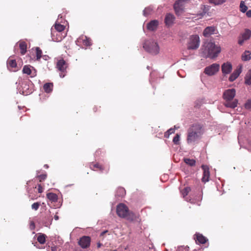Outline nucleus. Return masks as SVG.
<instances>
[{
	"label": "nucleus",
	"instance_id": "de8ad7c7",
	"mask_svg": "<svg viewBox=\"0 0 251 251\" xmlns=\"http://www.w3.org/2000/svg\"><path fill=\"white\" fill-rule=\"evenodd\" d=\"M206 13V12L204 11L202 13H201L199 15L200 16H201V17H203Z\"/></svg>",
	"mask_w": 251,
	"mask_h": 251
},
{
	"label": "nucleus",
	"instance_id": "20e7f679",
	"mask_svg": "<svg viewBox=\"0 0 251 251\" xmlns=\"http://www.w3.org/2000/svg\"><path fill=\"white\" fill-rule=\"evenodd\" d=\"M116 212L120 217L128 220L132 221L135 218L134 214L130 212L127 206L124 203H120L117 206Z\"/></svg>",
	"mask_w": 251,
	"mask_h": 251
},
{
	"label": "nucleus",
	"instance_id": "2f4dec72",
	"mask_svg": "<svg viewBox=\"0 0 251 251\" xmlns=\"http://www.w3.org/2000/svg\"><path fill=\"white\" fill-rule=\"evenodd\" d=\"M152 10V8L150 6L145 8V9L143 10L144 16H147L151 13Z\"/></svg>",
	"mask_w": 251,
	"mask_h": 251
},
{
	"label": "nucleus",
	"instance_id": "603ef678",
	"mask_svg": "<svg viewBox=\"0 0 251 251\" xmlns=\"http://www.w3.org/2000/svg\"><path fill=\"white\" fill-rule=\"evenodd\" d=\"M31 226H33V227L34 228L35 226L34 223L33 222H32L31 223Z\"/></svg>",
	"mask_w": 251,
	"mask_h": 251
},
{
	"label": "nucleus",
	"instance_id": "a878e982",
	"mask_svg": "<svg viewBox=\"0 0 251 251\" xmlns=\"http://www.w3.org/2000/svg\"><path fill=\"white\" fill-rule=\"evenodd\" d=\"M46 235L44 234H40L37 237V241L41 244H44L46 242Z\"/></svg>",
	"mask_w": 251,
	"mask_h": 251
},
{
	"label": "nucleus",
	"instance_id": "c9c22d12",
	"mask_svg": "<svg viewBox=\"0 0 251 251\" xmlns=\"http://www.w3.org/2000/svg\"><path fill=\"white\" fill-rule=\"evenodd\" d=\"M179 138L180 136L178 134H177L174 138L173 139V142L176 145H179Z\"/></svg>",
	"mask_w": 251,
	"mask_h": 251
},
{
	"label": "nucleus",
	"instance_id": "e433bc0d",
	"mask_svg": "<svg viewBox=\"0 0 251 251\" xmlns=\"http://www.w3.org/2000/svg\"><path fill=\"white\" fill-rule=\"evenodd\" d=\"M8 64L12 68H15L17 66L16 60L14 59L8 60Z\"/></svg>",
	"mask_w": 251,
	"mask_h": 251
},
{
	"label": "nucleus",
	"instance_id": "3c124183",
	"mask_svg": "<svg viewBox=\"0 0 251 251\" xmlns=\"http://www.w3.org/2000/svg\"><path fill=\"white\" fill-rule=\"evenodd\" d=\"M107 231V230H105V231H104L102 232H101V235H103V234H105Z\"/></svg>",
	"mask_w": 251,
	"mask_h": 251
},
{
	"label": "nucleus",
	"instance_id": "39448f33",
	"mask_svg": "<svg viewBox=\"0 0 251 251\" xmlns=\"http://www.w3.org/2000/svg\"><path fill=\"white\" fill-rule=\"evenodd\" d=\"M144 49L152 55H156L159 52V47L157 42L153 40L147 41L143 45Z\"/></svg>",
	"mask_w": 251,
	"mask_h": 251
},
{
	"label": "nucleus",
	"instance_id": "a211bd4d",
	"mask_svg": "<svg viewBox=\"0 0 251 251\" xmlns=\"http://www.w3.org/2000/svg\"><path fill=\"white\" fill-rule=\"evenodd\" d=\"M78 40H82L83 44L86 46L91 45V39L85 36L81 35L79 37Z\"/></svg>",
	"mask_w": 251,
	"mask_h": 251
},
{
	"label": "nucleus",
	"instance_id": "5701e85b",
	"mask_svg": "<svg viewBox=\"0 0 251 251\" xmlns=\"http://www.w3.org/2000/svg\"><path fill=\"white\" fill-rule=\"evenodd\" d=\"M184 162L188 165L193 167L196 165V161L193 159L185 158L183 159Z\"/></svg>",
	"mask_w": 251,
	"mask_h": 251
},
{
	"label": "nucleus",
	"instance_id": "423d86ee",
	"mask_svg": "<svg viewBox=\"0 0 251 251\" xmlns=\"http://www.w3.org/2000/svg\"><path fill=\"white\" fill-rule=\"evenodd\" d=\"M200 45V38L198 35H194L190 37L188 44V49L189 50H196Z\"/></svg>",
	"mask_w": 251,
	"mask_h": 251
},
{
	"label": "nucleus",
	"instance_id": "c756f323",
	"mask_svg": "<svg viewBox=\"0 0 251 251\" xmlns=\"http://www.w3.org/2000/svg\"><path fill=\"white\" fill-rule=\"evenodd\" d=\"M240 11L243 13H245L247 11L248 7L245 4L244 2L243 1H241L240 2Z\"/></svg>",
	"mask_w": 251,
	"mask_h": 251
},
{
	"label": "nucleus",
	"instance_id": "72a5a7b5",
	"mask_svg": "<svg viewBox=\"0 0 251 251\" xmlns=\"http://www.w3.org/2000/svg\"><path fill=\"white\" fill-rule=\"evenodd\" d=\"M190 190L191 189L190 187H187L182 191L181 193L183 198H184L188 195Z\"/></svg>",
	"mask_w": 251,
	"mask_h": 251
},
{
	"label": "nucleus",
	"instance_id": "c03bdc74",
	"mask_svg": "<svg viewBox=\"0 0 251 251\" xmlns=\"http://www.w3.org/2000/svg\"><path fill=\"white\" fill-rule=\"evenodd\" d=\"M245 40H244V38H242V39H239V40H238V44H239V45H242L243 44V43H244V41H245Z\"/></svg>",
	"mask_w": 251,
	"mask_h": 251
},
{
	"label": "nucleus",
	"instance_id": "b1692460",
	"mask_svg": "<svg viewBox=\"0 0 251 251\" xmlns=\"http://www.w3.org/2000/svg\"><path fill=\"white\" fill-rule=\"evenodd\" d=\"M251 36V31L250 29H246L242 34V38L244 40H248Z\"/></svg>",
	"mask_w": 251,
	"mask_h": 251
},
{
	"label": "nucleus",
	"instance_id": "8fccbe9b",
	"mask_svg": "<svg viewBox=\"0 0 251 251\" xmlns=\"http://www.w3.org/2000/svg\"><path fill=\"white\" fill-rule=\"evenodd\" d=\"M101 244L100 243H98L97 244V246L98 248H100L101 247Z\"/></svg>",
	"mask_w": 251,
	"mask_h": 251
},
{
	"label": "nucleus",
	"instance_id": "473e14b6",
	"mask_svg": "<svg viewBox=\"0 0 251 251\" xmlns=\"http://www.w3.org/2000/svg\"><path fill=\"white\" fill-rule=\"evenodd\" d=\"M36 53L37 59H40L42 56V51L39 47H37L36 48Z\"/></svg>",
	"mask_w": 251,
	"mask_h": 251
},
{
	"label": "nucleus",
	"instance_id": "9b49d317",
	"mask_svg": "<svg viewBox=\"0 0 251 251\" xmlns=\"http://www.w3.org/2000/svg\"><path fill=\"white\" fill-rule=\"evenodd\" d=\"M232 70V65L229 62L224 63L222 65V71L224 74H228Z\"/></svg>",
	"mask_w": 251,
	"mask_h": 251
},
{
	"label": "nucleus",
	"instance_id": "f03ea898",
	"mask_svg": "<svg viewBox=\"0 0 251 251\" xmlns=\"http://www.w3.org/2000/svg\"><path fill=\"white\" fill-rule=\"evenodd\" d=\"M236 95V91L234 89L226 90L223 93V98L225 100L224 105L226 107L234 108L237 107L238 100L234 99Z\"/></svg>",
	"mask_w": 251,
	"mask_h": 251
},
{
	"label": "nucleus",
	"instance_id": "0eeeda50",
	"mask_svg": "<svg viewBox=\"0 0 251 251\" xmlns=\"http://www.w3.org/2000/svg\"><path fill=\"white\" fill-rule=\"evenodd\" d=\"M219 64L214 63L208 67H206L204 69V73L208 75H213L219 71Z\"/></svg>",
	"mask_w": 251,
	"mask_h": 251
},
{
	"label": "nucleus",
	"instance_id": "4468645a",
	"mask_svg": "<svg viewBox=\"0 0 251 251\" xmlns=\"http://www.w3.org/2000/svg\"><path fill=\"white\" fill-rule=\"evenodd\" d=\"M186 0H177L174 5V8L176 14H178L182 11V4L181 3L185 1Z\"/></svg>",
	"mask_w": 251,
	"mask_h": 251
},
{
	"label": "nucleus",
	"instance_id": "9d476101",
	"mask_svg": "<svg viewBox=\"0 0 251 251\" xmlns=\"http://www.w3.org/2000/svg\"><path fill=\"white\" fill-rule=\"evenodd\" d=\"M201 168L203 170V176L201 178L202 181L205 183L209 181L210 173L209 168L206 165H202Z\"/></svg>",
	"mask_w": 251,
	"mask_h": 251
},
{
	"label": "nucleus",
	"instance_id": "79ce46f5",
	"mask_svg": "<svg viewBox=\"0 0 251 251\" xmlns=\"http://www.w3.org/2000/svg\"><path fill=\"white\" fill-rule=\"evenodd\" d=\"M38 192L39 193H41L43 192V188L41 185V184L38 185Z\"/></svg>",
	"mask_w": 251,
	"mask_h": 251
},
{
	"label": "nucleus",
	"instance_id": "58836bf2",
	"mask_svg": "<svg viewBox=\"0 0 251 251\" xmlns=\"http://www.w3.org/2000/svg\"><path fill=\"white\" fill-rule=\"evenodd\" d=\"M40 205V203L38 202H34L31 205V208L32 209L37 210Z\"/></svg>",
	"mask_w": 251,
	"mask_h": 251
},
{
	"label": "nucleus",
	"instance_id": "4c0bfd02",
	"mask_svg": "<svg viewBox=\"0 0 251 251\" xmlns=\"http://www.w3.org/2000/svg\"><path fill=\"white\" fill-rule=\"evenodd\" d=\"M245 108L246 109H251V100H248L245 103Z\"/></svg>",
	"mask_w": 251,
	"mask_h": 251
},
{
	"label": "nucleus",
	"instance_id": "c85d7f7f",
	"mask_svg": "<svg viewBox=\"0 0 251 251\" xmlns=\"http://www.w3.org/2000/svg\"><path fill=\"white\" fill-rule=\"evenodd\" d=\"M54 28L57 31L60 32L64 30L65 26L60 24H55L54 25Z\"/></svg>",
	"mask_w": 251,
	"mask_h": 251
},
{
	"label": "nucleus",
	"instance_id": "1a4fd4ad",
	"mask_svg": "<svg viewBox=\"0 0 251 251\" xmlns=\"http://www.w3.org/2000/svg\"><path fill=\"white\" fill-rule=\"evenodd\" d=\"M22 71L24 74L30 75L31 77H34L36 75V70L34 69L33 67H31L30 66H25L23 69Z\"/></svg>",
	"mask_w": 251,
	"mask_h": 251
},
{
	"label": "nucleus",
	"instance_id": "412c9836",
	"mask_svg": "<svg viewBox=\"0 0 251 251\" xmlns=\"http://www.w3.org/2000/svg\"><path fill=\"white\" fill-rule=\"evenodd\" d=\"M197 240L200 244H204L206 243L207 239L206 238L203 236L202 234H197Z\"/></svg>",
	"mask_w": 251,
	"mask_h": 251
},
{
	"label": "nucleus",
	"instance_id": "7ed1b4c3",
	"mask_svg": "<svg viewBox=\"0 0 251 251\" xmlns=\"http://www.w3.org/2000/svg\"><path fill=\"white\" fill-rule=\"evenodd\" d=\"M221 51L220 47L214 43L209 42L204 45V52L207 54L206 56L211 59L216 57Z\"/></svg>",
	"mask_w": 251,
	"mask_h": 251
},
{
	"label": "nucleus",
	"instance_id": "bb28decb",
	"mask_svg": "<svg viewBox=\"0 0 251 251\" xmlns=\"http://www.w3.org/2000/svg\"><path fill=\"white\" fill-rule=\"evenodd\" d=\"M47 198L52 201H57V196L56 194L52 193H49L47 194Z\"/></svg>",
	"mask_w": 251,
	"mask_h": 251
},
{
	"label": "nucleus",
	"instance_id": "f3484780",
	"mask_svg": "<svg viewBox=\"0 0 251 251\" xmlns=\"http://www.w3.org/2000/svg\"><path fill=\"white\" fill-rule=\"evenodd\" d=\"M215 27L213 26H208L206 27L203 32V35L204 37H208L210 35L214 34Z\"/></svg>",
	"mask_w": 251,
	"mask_h": 251
},
{
	"label": "nucleus",
	"instance_id": "ea45409f",
	"mask_svg": "<svg viewBox=\"0 0 251 251\" xmlns=\"http://www.w3.org/2000/svg\"><path fill=\"white\" fill-rule=\"evenodd\" d=\"M37 177L39 178L40 181H42L43 180H44L47 178V175L46 174L40 175L38 176Z\"/></svg>",
	"mask_w": 251,
	"mask_h": 251
},
{
	"label": "nucleus",
	"instance_id": "cd10ccee",
	"mask_svg": "<svg viewBox=\"0 0 251 251\" xmlns=\"http://www.w3.org/2000/svg\"><path fill=\"white\" fill-rule=\"evenodd\" d=\"M251 53L249 51H246L242 56V59L243 61H248L251 58Z\"/></svg>",
	"mask_w": 251,
	"mask_h": 251
},
{
	"label": "nucleus",
	"instance_id": "7c9ffc66",
	"mask_svg": "<svg viewBox=\"0 0 251 251\" xmlns=\"http://www.w3.org/2000/svg\"><path fill=\"white\" fill-rule=\"evenodd\" d=\"M226 0H209L211 3L215 5H220L225 2Z\"/></svg>",
	"mask_w": 251,
	"mask_h": 251
},
{
	"label": "nucleus",
	"instance_id": "5fc2aeb1",
	"mask_svg": "<svg viewBox=\"0 0 251 251\" xmlns=\"http://www.w3.org/2000/svg\"><path fill=\"white\" fill-rule=\"evenodd\" d=\"M44 167H45V168H48L49 167L48 165H47V164L45 165H44Z\"/></svg>",
	"mask_w": 251,
	"mask_h": 251
},
{
	"label": "nucleus",
	"instance_id": "09e8293b",
	"mask_svg": "<svg viewBox=\"0 0 251 251\" xmlns=\"http://www.w3.org/2000/svg\"><path fill=\"white\" fill-rule=\"evenodd\" d=\"M54 218L55 220H58L59 219V217L57 215H55Z\"/></svg>",
	"mask_w": 251,
	"mask_h": 251
},
{
	"label": "nucleus",
	"instance_id": "49530a36",
	"mask_svg": "<svg viewBox=\"0 0 251 251\" xmlns=\"http://www.w3.org/2000/svg\"><path fill=\"white\" fill-rule=\"evenodd\" d=\"M64 72H61V73L59 74V76L60 77L63 78L66 75L64 74Z\"/></svg>",
	"mask_w": 251,
	"mask_h": 251
},
{
	"label": "nucleus",
	"instance_id": "393cba45",
	"mask_svg": "<svg viewBox=\"0 0 251 251\" xmlns=\"http://www.w3.org/2000/svg\"><path fill=\"white\" fill-rule=\"evenodd\" d=\"M245 83L247 85H251V70L246 75L245 78Z\"/></svg>",
	"mask_w": 251,
	"mask_h": 251
},
{
	"label": "nucleus",
	"instance_id": "a19ab883",
	"mask_svg": "<svg viewBox=\"0 0 251 251\" xmlns=\"http://www.w3.org/2000/svg\"><path fill=\"white\" fill-rule=\"evenodd\" d=\"M62 39V37L60 36L59 38H57L56 39L54 37L52 38V40L55 42H60Z\"/></svg>",
	"mask_w": 251,
	"mask_h": 251
},
{
	"label": "nucleus",
	"instance_id": "a18cd8bd",
	"mask_svg": "<svg viewBox=\"0 0 251 251\" xmlns=\"http://www.w3.org/2000/svg\"><path fill=\"white\" fill-rule=\"evenodd\" d=\"M95 168H99L100 170H102V167L98 164H96L94 165Z\"/></svg>",
	"mask_w": 251,
	"mask_h": 251
},
{
	"label": "nucleus",
	"instance_id": "f8f14e48",
	"mask_svg": "<svg viewBox=\"0 0 251 251\" xmlns=\"http://www.w3.org/2000/svg\"><path fill=\"white\" fill-rule=\"evenodd\" d=\"M56 66L58 70L62 72H65L67 67L66 63L63 59L58 60Z\"/></svg>",
	"mask_w": 251,
	"mask_h": 251
},
{
	"label": "nucleus",
	"instance_id": "37998d69",
	"mask_svg": "<svg viewBox=\"0 0 251 251\" xmlns=\"http://www.w3.org/2000/svg\"><path fill=\"white\" fill-rule=\"evenodd\" d=\"M246 15L248 17H249V18L251 17V10L247 11Z\"/></svg>",
	"mask_w": 251,
	"mask_h": 251
},
{
	"label": "nucleus",
	"instance_id": "6e6d98bb",
	"mask_svg": "<svg viewBox=\"0 0 251 251\" xmlns=\"http://www.w3.org/2000/svg\"><path fill=\"white\" fill-rule=\"evenodd\" d=\"M112 251H117L116 250H113Z\"/></svg>",
	"mask_w": 251,
	"mask_h": 251
},
{
	"label": "nucleus",
	"instance_id": "4be33fe9",
	"mask_svg": "<svg viewBox=\"0 0 251 251\" xmlns=\"http://www.w3.org/2000/svg\"><path fill=\"white\" fill-rule=\"evenodd\" d=\"M19 47L21 54L23 55L25 54L26 51V43L25 42H21L20 43Z\"/></svg>",
	"mask_w": 251,
	"mask_h": 251
},
{
	"label": "nucleus",
	"instance_id": "6ab92c4d",
	"mask_svg": "<svg viewBox=\"0 0 251 251\" xmlns=\"http://www.w3.org/2000/svg\"><path fill=\"white\" fill-rule=\"evenodd\" d=\"M53 84L52 83H46L43 86V88L46 93H50L52 90Z\"/></svg>",
	"mask_w": 251,
	"mask_h": 251
},
{
	"label": "nucleus",
	"instance_id": "f704fd0d",
	"mask_svg": "<svg viewBox=\"0 0 251 251\" xmlns=\"http://www.w3.org/2000/svg\"><path fill=\"white\" fill-rule=\"evenodd\" d=\"M175 129L174 128H170L169 129V130H168L165 133V134H164V136L166 137V138H169L170 135H171V134L174 133L175 132Z\"/></svg>",
	"mask_w": 251,
	"mask_h": 251
},
{
	"label": "nucleus",
	"instance_id": "ddd939ff",
	"mask_svg": "<svg viewBox=\"0 0 251 251\" xmlns=\"http://www.w3.org/2000/svg\"><path fill=\"white\" fill-rule=\"evenodd\" d=\"M175 17L170 13L167 14L165 18V22L167 26H170L173 24Z\"/></svg>",
	"mask_w": 251,
	"mask_h": 251
},
{
	"label": "nucleus",
	"instance_id": "aec40b11",
	"mask_svg": "<svg viewBox=\"0 0 251 251\" xmlns=\"http://www.w3.org/2000/svg\"><path fill=\"white\" fill-rule=\"evenodd\" d=\"M126 194V190L123 187H120L118 188L116 193V196L118 197H124Z\"/></svg>",
	"mask_w": 251,
	"mask_h": 251
},
{
	"label": "nucleus",
	"instance_id": "dca6fc26",
	"mask_svg": "<svg viewBox=\"0 0 251 251\" xmlns=\"http://www.w3.org/2000/svg\"><path fill=\"white\" fill-rule=\"evenodd\" d=\"M241 73V68H238L236 69L230 75L229 77V80L230 82H232L235 80L239 75Z\"/></svg>",
	"mask_w": 251,
	"mask_h": 251
},
{
	"label": "nucleus",
	"instance_id": "6e6552de",
	"mask_svg": "<svg viewBox=\"0 0 251 251\" xmlns=\"http://www.w3.org/2000/svg\"><path fill=\"white\" fill-rule=\"evenodd\" d=\"M91 239L89 236H84L78 241V244L81 248L85 249L88 248L90 244Z\"/></svg>",
	"mask_w": 251,
	"mask_h": 251
},
{
	"label": "nucleus",
	"instance_id": "864d4df0",
	"mask_svg": "<svg viewBox=\"0 0 251 251\" xmlns=\"http://www.w3.org/2000/svg\"><path fill=\"white\" fill-rule=\"evenodd\" d=\"M181 249H179L177 251H181ZM185 251H187V250L185 249Z\"/></svg>",
	"mask_w": 251,
	"mask_h": 251
},
{
	"label": "nucleus",
	"instance_id": "2eb2a0df",
	"mask_svg": "<svg viewBox=\"0 0 251 251\" xmlns=\"http://www.w3.org/2000/svg\"><path fill=\"white\" fill-rule=\"evenodd\" d=\"M158 25V22L157 20H152L147 25V28L149 30L154 31L156 29Z\"/></svg>",
	"mask_w": 251,
	"mask_h": 251
},
{
	"label": "nucleus",
	"instance_id": "f257e3e1",
	"mask_svg": "<svg viewBox=\"0 0 251 251\" xmlns=\"http://www.w3.org/2000/svg\"><path fill=\"white\" fill-rule=\"evenodd\" d=\"M203 134V129L199 124L193 125L188 129L187 141L188 143H192L200 139Z\"/></svg>",
	"mask_w": 251,
	"mask_h": 251
}]
</instances>
